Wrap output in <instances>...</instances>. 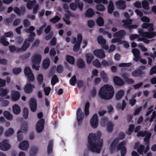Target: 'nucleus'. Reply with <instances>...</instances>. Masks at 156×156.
Segmentation results:
<instances>
[{"instance_id":"28","label":"nucleus","mask_w":156,"mask_h":156,"mask_svg":"<svg viewBox=\"0 0 156 156\" xmlns=\"http://www.w3.org/2000/svg\"><path fill=\"white\" fill-rule=\"evenodd\" d=\"M94 14V10L92 8H89L86 11L85 15L86 17H92Z\"/></svg>"},{"instance_id":"41","label":"nucleus","mask_w":156,"mask_h":156,"mask_svg":"<svg viewBox=\"0 0 156 156\" xmlns=\"http://www.w3.org/2000/svg\"><path fill=\"white\" fill-rule=\"evenodd\" d=\"M58 82V79L56 75H54L52 76L51 80V83L52 86H54L55 83Z\"/></svg>"},{"instance_id":"53","label":"nucleus","mask_w":156,"mask_h":156,"mask_svg":"<svg viewBox=\"0 0 156 156\" xmlns=\"http://www.w3.org/2000/svg\"><path fill=\"white\" fill-rule=\"evenodd\" d=\"M60 19L61 18L59 16H55L53 18L50 20V21L53 23H55L58 22Z\"/></svg>"},{"instance_id":"50","label":"nucleus","mask_w":156,"mask_h":156,"mask_svg":"<svg viewBox=\"0 0 156 156\" xmlns=\"http://www.w3.org/2000/svg\"><path fill=\"white\" fill-rule=\"evenodd\" d=\"M93 65L95 67L100 68L101 67V63L98 59L94 60L92 62Z\"/></svg>"},{"instance_id":"46","label":"nucleus","mask_w":156,"mask_h":156,"mask_svg":"<svg viewBox=\"0 0 156 156\" xmlns=\"http://www.w3.org/2000/svg\"><path fill=\"white\" fill-rule=\"evenodd\" d=\"M143 8L146 10H148L149 9V4L146 1H144L142 3Z\"/></svg>"},{"instance_id":"10","label":"nucleus","mask_w":156,"mask_h":156,"mask_svg":"<svg viewBox=\"0 0 156 156\" xmlns=\"http://www.w3.org/2000/svg\"><path fill=\"white\" fill-rule=\"evenodd\" d=\"M93 54L97 58L101 59L104 58L105 56L104 51L102 49H95L93 51Z\"/></svg>"},{"instance_id":"32","label":"nucleus","mask_w":156,"mask_h":156,"mask_svg":"<svg viewBox=\"0 0 156 156\" xmlns=\"http://www.w3.org/2000/svg\"><path fill=\"white\" fill-rule=\"evenodd\" d=\"M0 96L2 97L6 96L9 93V90L7 89H4L3 88H0Z\"/></svg>"},{"instance_id":"2","label":"nucleus","mask_w":156,"mask_h":156,"mask_svg":"<svg viewBox=\"0 0 156 156\" xmlns=\"http://www.w3.org/2000/svg\"><path fill=\"white\" fill-rule=\"evenodd\" d=\"M125 136V135L123 132H120L119 133L118 137L113 140L109 147L111 153L115 152L117 149V151H120L121 156H125L127 151L125 147L126 144V141H122L118 144L119 140H123Z\"/></svg>"},{"instance_id":"52","label":"nucleus","mask_w":156,"mask_h":156,"mask_svg":"<svg viewBox=\"0 0 156 156\" xmlns=\"http://www.w3.org/2000/svg\"><path fill=\"white\" fill-rule=\"evenodd\" d=\"M46 26V24L45 23L43 25L39 28V29L37 30V34L38 35H40L43 32L44 28Z\"/></svg>"},{"instance_id":"62","label":"nucleus","mask_w":156,"mask_h":156,"mask_svg":"<svg viewBox=\"0 0 156 156\" xmlns=\"http://www.w3.org/2000/svg\"><path fill=\"white\" fill-rule=\"evenodd\" d=\"M4 36L5 37L12 38L13 37V34L11 31L6 32L4 34Z\"/></svg>"},{"instance_id":"16","label":"nucleus","mask_w":156,"mask_h":156,"mask_svg":"<svg viewBox=\"0 0 156 156\" xmlns=\"http://www.w3.org/2000/svg\"><path fill=\"white\" fill-rule=\"evenodd\" d=\"M11 96L12 101H16L20 98V94L18 91L13 90L12 91Z\"/></svg>"},{"instance_id":"38","label":"nucleus","mask_w":156,"mask_h":156,"mask_svg":"<svg viewBox=\"0 0 156 156\" xmlns=\"http://www.w3.org/2000/svg\"><path fill=\"white\" fill-rule=\"evenodd\" d=\"M36 2L35 0H33L32 1L28 2L27 5V8L29 9H32L34 5L36 4Z\"/></svg>"},{"instance_id":"9","label":"nucleus","mask_w":156,"mask_h":156,"mask_svg":"<svg viewBox=\"0 0 156 156\" xmlns=\"http://www.w3.org/2000/svg\"><path fill=\"white\" fill-rule=\"evenodd\" d=\"M99 120L98 116L96 114H94L90 121L91 126L94 128H96L98 126Z\"/></svg>"},{"instance_id":"7","label":"nucleus","mask_w":156,"mask_h":156,"mask_svg":"<svg viewBox=\"0 0 156 156\" xmlns=\"http://www.w3.org/2000/svg\"><path fill=\"white\" fill-rule=\"evenodd\" d=\"M11 147L9 143L8 140L5 139L0 142V150L3 151H7Z\"/></svg>"},{"instance_id":"18","label":"nucleus","mask_w":156,"mask_h":156,"mask_svg":"<svg viewBox=\"0 0 156 156\" xmlns=\"http://www.w3.org/2000/svg\"><path fill=\"white\" fill-rule=\"evenodd\" d=\"M126 35V32L124 30H121L115 33L114 37L120 39H124Z\"/></svg>"},{"instance_id":"43","label":"nucleus","mask_w":156,"mask_h":156,"mask_svg":"<svg viewBox=\"0 0 156 156\" xmlns=\"http://www.w3.org/2000/svg\"><path fill=\"white\" fill-rule=\"evenodd\" d=\"M35 34L34 32H32L28 35V38L27 40L29 42H31L33 41L34 39V37H35Z\"/></svg>"},{"instance_id":"8","label":"nucleus","mask_w":156,"mask_h":156,"mask_svg":"<svg viewBox=\"0 0 156 156\" xmlns=\"http://www.w3.org/2000/svg\"><path fill=\"white\" fill-rule=\"evenodd\" d=\"M84 116V115L83 112H82L80 108H79L76 111V117L79 126L82 125Z\"/></svg>"},{"instance_id":"26","label":"nucleus","mask_w":156,"mask_h":156,"mask_svg":"<svg viewBox=\"0 0 156 156\" xmlns=\"http://www.w3.org/2000/svg\"><path fill=\"white\" fill-rule=\"evenodd\" d=\"M12 111L16 115H18L20 113L21 111L20 107L17 104L14 105L12 107Z\"/></svg>"},{"instance_id":"13","label":"nucleus","mask_w":156,"mask_h":156,"mask_svg":"<svg viewBox=\"0 0 156 156\" xmlns=\"http://www.w3.org/2000/svg\"><path fill=\"white\" fill-rule=\"evenodd\" d=\"M35 88L34 84H31L30 83H27L25 85L24 90L27 94H30L33 91V89Z\"/></svg>"},{"instance_id":"21","label":"nucleus","mask_w":156,"mask_h":156,"mask_svg":"<svg viewBox=\"0 0 156 156\" xmlns=\"http://www.w3.org/2000/svg\"><path fill=\"white\" fill-rule=\"evenodd\" d=\"M114 89L111 85L108 84V100L111 99L113 96Z\"/></svg>"},{"instance_id":"14","label":"nucleus","mask_w":156,"mask_h":156,"mask_svg":"<svg viewBox=\"0 0 156 156\" xmlns=\"http://www.w3.org/2000/svg\"><path fill=\"white\" fill-rule=\"evenodd\" d=\"M29 105L31 111L33 112L36 111L37 108V103L36 100L31 98L29 101Z\"/></svg>"},{"instance_id":"27","label":"nucleus","mask_w":156,"mask_h":156,"mask_svg":"<svg viewBox=\"0 0 156 156\" xmlns=\"http://www.w3.org/2000/svg\"><path fill=\"white\" fill-rule=\"evenodd\" d=\"M3 115L4 117L8 120L11 121L13 119V115L8 111H4L3 112Z\"/></svg>"},{"instance_id":"61","label":"nucleus","mask_w":156,"mask_h":156,"mask_svg":"<svg viewBox=\"0 0 156 156\" xmlns=\"http://www.w3.org/2000/svg\"><path fill=\"white\" fill-rule=\"evenodd\" d=\"M87 25L89 27L92 28L95 25V23L94 20H90L87 21Z\"/></svg>"},{"instance_id":"3","label":"nucleus","mask_w":156,"mask_h":156,"mask_svg":"<svg viewBox=\"0 0 156 156\" xmlns=\"http://www.w3.org/2000/svg\"><path fill=\"white\" fill-rule=\"evenodd\" d=\"M43 116V113L42 112L37 114V117L40 119L37 122L36 129L37 132L38 133H41L44 128V120L43 119H42Z\"/></svg>"},{"instance_id":"36","label":"nucleus","mask_w":156,"mask_h":156,"mask_svg":"<svg viewBox=\"0 0 156 156\" xmlns=\"http://www.w3.org/2000/svg\"><path fill=\"white\" fill-rule=\"evenodd\" d=\"M86 60L87 63H90L93 58V54L91 53H88L87 54Z\"/></svg>"},{"instance_id":"57","label":"nucleus","mask_w":156,"mask_h":156,"mask_svg":"<svg viewBox=\"0 0 156 156\" xmlns=\"http://www.w3.org/2000/svg\"><path fill=\"white\" fill-rule=\"evenodd\" d=\"M30 55V52H27L23 54V55H21L20 56V58L23 60H25L29 58Z\"/></svg>"},{"instance_id":"35","label":"nucleus","mask_w":156,"mask_h":156,"mask_svg":"<svg viewBox=\"0 0 156 156\" xmlns=\"http://www.w3.org/2000/svg\"><path fill=\"white\" fill-rule=\"evenodd\" d=\"M96 22L97 25L100 27L103 26L104 24V20L101 17H99L97 19Z\"/></svg>"},{"instance_id":"54","label":"nucleus","mask_w":156,"mask_h":156,"mask_svg":"<svg viewBox=\"0 0 156 156\" xmlns=\"http://www.w3.org/2000/svg\"><path fill=\"white\" fill-rule=\"evenodd\" d=\"M32 73V70L29 67H27L25 68L24 69V73L25 76L29 75Z\"/></svg>"},{"instance_id":"59","label":"nucleus","mask_w":156,"mask_h":156,"mask_svg":"<svg viewBox=\"0 0 156 156\" xmlns=\"http://www.w3.org/2000/svg\"><path fill=\"white\" fill-rule=\"evenodd\" d=\"M135 127V126L133 124H130L129 126V128H128V134L129 135H131L132 133L133 132L134 128Z\"/></svg>"},{"instance_id":"60","label":"nucleus","mask_w":156,"mask_h":156,"mask_svg":"<svg viewBox=\"0 0 156 156\" xmlns=\"http://www.w3.org/2000/svg\"><path fill=\"white\" fill-rule=\"evenodd\" d=\"M21 71V69L20 68H15L12 70V72L14 74H18L20 73Z\"/></svg>"},{"instance_id":"63","label":"nucleus","mask_w":156,"mask_h":156,"mask_svg":"<svg viewBox=\"0 0 156 156\" xmlns=\"http://www.w3.org/2000/svg\"><path fill=\"white\" fill-rule=\"evenodd\" d=\"M156 74V65L153 66L150 69L149 74L152 75Z\"/></svg>"},{"instance_id":"19","label":"nucleus","mask_w":156,"mask_h":156,"mask_svg":"<svg viewBox=\"0 0 156 156\" xmlns=\"http://www.w3.org/2000/svg\"><path fill=\"white\" fill-rule=\"evenodd\" d=\"M132 52L134 56L133 60L136 62L138 61L140 58L139 50L136 48H134L132 50Z\"/></svg>"},{"instance_id":"47","label":"nucleus","mask_w":156,"mask_h":156,"mask_svg":"<svg viewBox=\"0 0 156 156\" xmlns=\"http://www.w3.org/2000/svg\"><path fill=\"white\" fill-rule=\"evenodd\" d=\"M43 66L44 68L47 69L49 66L50 65V61L48 58L45 59L43 62Z\"/></svg>"},{"instance_id":"40","label":"nucleus","mask_w":156,"mask_h":156,"mask_svg":"<svg viewBox=\"0 0 156 156\" xmlns=\"http://www.w3.org/2000/svg\"><path fill=\"white\" fill-rule=\"evenodd\" d=\"M14 133L13 129L9 128L5 132V135L6 136H9L12 135Z\"/></svg>"},{"instance_id":"55","label":"nucleus","mask_w":156,"mask_h":156,"mask_svg":"<svg viewBox=\"0 0 156 156\" xmlns=\"http://www.w3.org/2000/svg\"><path fill=\"white\" fill-rule=\"evenodd\" d=\"M70 9L73 11H75L77 8V4L76 3L72 2L69 5Z\"/></svg>"},{"instance_id":"48","label":"nucleus","mask_w":156,"mask_h":156,"mask_svg":"<svg viewBox=\"0 0 156 156\" xmlns=\"http://www.w3.org/2000/svg\"><path fill=\"white\" fill-rule=\"evenodd\" d=\"M69 82L71 85L73 86H74L77 82L76 76L75 75L73 76L70 79Z\"/></svg>"},{"instance_id":"22","label":"nucleus","mask_w":156,"mask_h":156,"mask_svg":"<svg viewBox=\"0 0 156 156\" xmlns=\"http://www.w3.org/2000/svg\"><path fill=\"white\" fill-rule=\"evenodd\" d=\"M19 148L23 150H27L29 147V144L28 141L24 140L19 145Z\"/></svg>"},{"instance_id":"34","label":"nucleus","mask_w":156,"mask_h":156,"mask_svg":"<svg viewBox=\"0 0 156 156\" xmlns=\"http://www.w3.org/2000/svg\"><path fill=\"white\" fill-rule=\"evenodd\" d=\"M38 151V147H32L30 151V156H35L37 153Z\"/></svg>"},{"instance_id":"11","label":"nucleus","mask_w":156,"mask_h":156,"mask_svg":"<svg viewBox=\"0 0 156 156\" xmlns=\"http://www.w3.org/2000/svg\"><path fill=\"white\" fill-rule=\"evenodd\" d=\"M145 74V72L143 71L140 69H137L133 72L132 75L134 77H143Z\"/></svg>"},{"instance_id":"24","label":"nucleus","mask_w":156,"mask_h":156,"mask_svg":"<svg viewBox=\"0 0 156 156\" xmlns=\"http://www.w3.org/2000/svg\"><path fill=\"white\" fill-rule=\"evenodd\" d=\"M124 94V91L123 90H121L118 91L115 95L116 99L119 100L121 99Z\"/></svg>"},{"instance_id":"44","label":"nucleus","mask_w":156,"mask_h":156,"mask_svg":"<svg viewBox=\"0 0 156 156\" xmlns=\"http://www.w3.org/2000/svg\"><path fill=\"white\" fill-rule=\"evenodd\" d=\"M29 112L28 109L26 107L24 108L23 110V117L25 119H27L28 116Z\"/></svg>"},{"instance_id":"17","label":"nucleus","mask_w":156,"mask_h":156,"mask_svg":"<svg viewBox=\"0 0 156 156\" xmlns=\"http://www.w3.org/2000/svg\"><path fill=\"white\" fill-rule=\"evenodd\" d=\"M115 4L118 9L124 10L126 7L125 1L123 0H119L116 2Z\"/></svg>"},{"instance_id":"25","label":"nucleus","mask_w":156,"mask_h":156,"mask_svg":"<svg viewBox=\"0 0 156 156\" xmlns=\"http://www.w3.org/2000/svg\"><path fill=\"white\" fill-rule=\"evenodd\" d=\"M53 145V141L52 140L50 141L48 143L47 148V153L48 155L51 154L52 152Z\"/></svg>"},{"instance_id":"30","label":"nucleus","mask_w":156,"mask_h":156,"mask_svg":"<svg viewBox=\"0 0 156 156\" xmlns=\"http://www.w3.org/2000/svg\"><path fill=\"white\" fill-rule=\"evenodd\" d=\"M100 124L101 126L106 127V129H107V117H103L101 119Z\"/></svg>"},{"instance_id":"15","label":"nucleus","mask_w":156,"mask_h":156,"mask_svg":"<svg viewBox=\"0 0 156 156\" xmlns=\"http://www.w3.org/2000/svg\"><path fill=\"white\" fill-rule=\"evenodd\" d=\"M114 84L116 86H122L125 84V82L122 79L119 77L115 76L113 79Z\"/></svg>"},{"instance_id":"31","label":"nucleus","mask_w":156,"mask_h":156,"mask_svg":"<svg viewBox=\"0 0 156 156\" xmlns=\"http://www.w3.org/2000/svg\"><path fill=\"white\" fill-rule=\"evenodd\" d=\"M37 79L38 85H41L43 83L44 80L43 75L41 73L39 74L37 76Z\"/></svg>"},{"instance_id":"23","label":"nucleus","mask_w":156,"mask_h":156,"mask_svg":"<svg viewBox=\"0 0 156 156\" xmlns=\"http://www.w3.org/2000/svg\"><path fill=\"white\" fill-rule=\"evenodd\" d=\"M76 64L77 66L79 68H83L85 66V63L82 58L78 59L76 61Z\"/></svg>"},{"instance_id":"42","label":"nucleus","mask_w":156,"mask_h":156,"mask_svg":"<svg viewBox=\"0 0 156 156\" xmlns=\"http://www.w3.org/2000/svg\"><path fill=\"white\" fill-rule=\"evenodd\" d=\"M145 147L143 145H140L137 148V151L139 154L143 155V152L144 151Z\"/></svg>"},{"instance_id":"29","label":"nucleus","mask_w":156,"mask_h":156,"mask_svg":"<svg viewBox=\"0 0 156 156\" xmlns=\"http://www.w3.org/2000/svg\"><path fill=\"white\" fill-rule=\"evenodd\" d=\"M66 61L70 64L74 65V64L75 59L73 56L68 55L66 56Z\"/></svg>"},{"instance_id":"64","label":"nucleus","mask_w":156,"mask_h":156,"mask_svg":"<svg viewBox=\"0 0 156 156\" xmlns=\"http://www.w3.org/2000/svg\"><path fill=\"white\" fill-rule=\"evenodd\" d=\"M63 66L61 65H59L58 66L57 68V71L59 73H62L63 71Z\"/></svg>"},{"instance_id":"45","label":"nucleus","mask_w":156,"mask_h":156,"mask_svg":"<svg viewBox=\"0 0 156 156\" xmlns=\"http://www.w3.org/2000/svg\"><path fill=\"white\" fill-rule=\"evenodd\" d=\"M26 76H27V83H31L34 81L35 78L33 73Z\"/></svg>"},{"instance_id":"49","label":"nucleus","mask_w":156,"mask_h":156,"mask_svg":"<svg viewBox=\"0 0 156 156\" xmlns=\"http://www.w3.org/2000/svg\"><path fill=\"white\" fill-rule=\"evenodd\" d=\"M114 124L111 122H108V133H111L113 130Z\"/></svg>"},{"instance_id":"20","label":"nucleus","mask_w":156,"mask_h":156,"mask_svg":"<svg viewBox=\"0 0 156 156\" xmlns=\"http://www.w3.org/2000/svg\"><path fill=\"white\" fill-rule=\"evenodd\" d=\"M41 57L40 54H35L34 55L32 59V62L33 63L37 64L39 65L41 60Z\"/></svg>"},{"instance_id":"5","label":"nucleus","mask_w":156,"mask_h":156,"mask_svg":"<svg viewBox=\"0 0 156 156\" xmlns=\"http://www.w3.org/2000/svg\"><path fill=\"white\" fill-rule=\"evenodd\" d=\"M98 94L101 99L107 100V84L101 88Z\"/></svg>"},{"instance_id":"1","label":"nucleus","mask_w":156,"mask_h":156,"mask_svg":"<svg viewBox=\"0 0 156 156\" xmlns=\"http://www.w3.org/2000/svg\"><path fill=\"white\" fill-rule=\"evenodd\" d=\"M101 133H90L88 137L87 147L89 151L99 153L103 145V140L101 138Z\"/></svg>"},{"instance_id":"12","label":"nucleus","mask_w":156,"mask_h":156,"mask_svg":"<svg viewBox=\"0 0 156 156\" xmlns=\"http://www.w3.org/2000/svg\"><path fill=\"white\" fill-rule=\"evenodd\" d=\"M98 43L102 46V48L105 50H107V45H105L106 40L104 39L102 36H99L97 38Z\"/></svg>"},{"instance_id":"56","label":"nucleus","mask_w":156,"mask_h":156,"mask_svg":"<svg viewBox=\"0 0 156 156\" xmlns=\"http://www.w3.org/2000/svg\"><path fill=\"white\" fill-rule=\"evenodd\" d=\"M97 10L99 11H104L105 9V7L102 4H99L96 5Z\"/></svg>"},{"instance_id":"4","label":"nucleus","mask_w":156,"mask_h":156,"mask_svg":"<svg viewBox=\"0 0 156 156\" xmlns=\"http://www.w3.org/2000/svg\"><path fill=\"white\" fill-rule=\"evenodd\" d=\"M138 33L141 37L148 38H153L156 36V32H144L143 30L142 29H139L138 31Z\"/></svg>"},{"instance_id":"39","label":"nucleus","mask_w":156,"mask_h":156,"mask_svg":"<svg viewBox=\"0 0 156 156\" xmlns=\"http://www.w3.org/2000/svg\"><path fill=\"white\" fill-rule=\"evenodd\" d=\"M151 133L147 131V134L145 135V137L144 139V142H145L146 143H150V139L151 138Z\"/></svg>"},{"instance_id":"33","label":"nucleus","mask_w":156,"mask_h":156,"mask_svg":"<svg viewBox=\"0 0 156 156\" xmlns=\"http://www.w3.org/2000/svg\"><path fill=\"white\" fill-rule=\"evenodd\" d=\"M30 44L27 42V39L26 40L21 47L22 51H26L27 49L30 46Z\"/></svg>"},{"instance_id":"6","label":"nucleus","mask_w":156,"mask_h":156,"mask_svg":"<svg viewBox=\"0 0 156 156\" xmlns=\"http://www.w3.org/2000/svg\"><path fill=\"white\" fill-rule=\"evenodd\" d=\"M132 20L131 19L124 20H122V22L123 23V25L124 27L127 29H129V30L132 29H134L137 28L138 26L136 24L131 25Z\"/></svg>"},{"instance_id":"58","label":"nucleus","mask_w":156,"mask_h":156,"mask_svg":"<svg viewBox=\"0 0 156 156\" xmlns=\"http://www.w3.org/2000/svg\"><path fill=\"white\" fill-rule=\"evenodd\" d=\"M81 44L76 43L73 47V50L75 52H76L79 51L80 47Z\"/></svg>"},{"instance_id":"37","label":"nucleus","mask_w":156,"mask_h":156,"mask_svg":"<svg viewBox=\"0 0 156 156\" xmlns=\"http://www.w3.org/2000/svg\"><path fill=\"white\" fill-rule=\"evenodd\" d=\"M5 37L1 36L0 38V43L4 46H7L9 44V42L6 41Z\"/></svg>"},{"instance_id":"51","label":"nucleus","mask_w":156,"mask_h":156,"mask_svg":"<svg viewBox=\"0 0 156 156\" xmlns=\"http://www.w3.org/2000/svg\"><path fill=\"white\" fill-rule=\"evenodd\" d=\"M22 132V131L20 129L18 131L17 133L18 140L19 142L23 140V135L22 134H20Z\"/></svg>"}]
</instances>
